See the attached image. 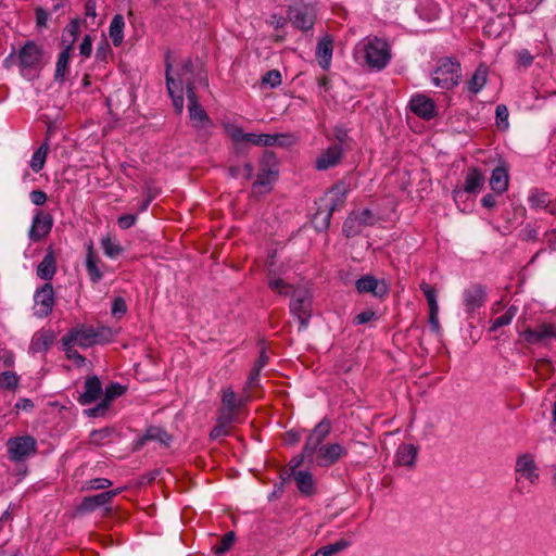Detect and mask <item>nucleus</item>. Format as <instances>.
<instances>
[{"mask_svg":"<svg viewBox=\"0 0 556 556\" xmlns=\"http://www.w3.org/2000/svg\"><path fill=\"white\" fill-rule=\"evenodd\" d=\"M176 75L177 77L175 78L173 75V66L169 61V53H167L165 58L166 87L176 112L181 113L184 110V87H186L187 93L190 90L195 91L193 63L191 59H187L181 63Z\"/></svg>","mask_w":556,"mask_h":556,"instance_id":"f257e3e1","label":"nucleus"},{"mask_svg":"<svg viewBox=\"0 0 556 556\" xmlns=\"http://www.w3.org/2000/svg\"><path fill=\"white\" fill-rule=\"evenodd\" d=\"M516 473V491L519 494L530 492V489L523 483L527 480L530 485H535L540 479L539 468L531 454H521L516 459L515 465Z\"/></svg>","mask_w":556,"mask_h":556,"instance_id":"f03ea898","label":"nucleus"},{"mask_svg":"<svg viewBox=\"0 0 556 556\" xmlns=\"http://www.w3.org/2000/svg\"><path fill=\"white\" fill-rule=\"evenodd\" d=\"M364 58L368 66L382 70L391 58V50L388 42L378 37H369L363 43Z\"/></svg>","mask_w":556,"mask_h":556,"instance_id":"7ed1b4c3","label":"nucleus"},{"mask_svg":"<svg viewBox=\"0 0 556 556\" xmlns=\"http://www.w3.org/2000/svg\"><path fill=\"white\" fill-rule=\"evenodd\" d=\"M313 295L307 288L299 287L293 290L290 301V313L299 320L300 328L308 326L312 317Z\"/></svg>","mask_w":556,"mask_h":556,"instance_id":"20e7f679","label":"nucleus"},{"mask_svg":"<svg viewBox=\"0 0 556 556\" xmlns=\"http://www.w3.org/2000/svg\"><path fill=\"white\" fill-rule=\"evenodd\" d=\"M460 76V64L456 60L444 58L434 70L432 81L437 87L451 89L458 84Z\"/></svg>","mask_w":556,"mask_h":556,"instance_id":"39448f33","label":"nucleus"},{"mask_svg":"<svg viewBox=\"0 0 556 556\" xmlns=\"http://www.w3.org/2000/svg\"><path fill=\"white\" fill-rule=\"evenodd\" d=\"M379 220L378 216L369 208L350 213L343 223L342 231L348 238H353L366 227L374 226Z\"/></svg>","mask_w":556,"mask_h":556,"instance_id":"423d86ee","label":"nucleus"},{"mask_svg":"<svg viewBox=\"0 0 556 556\" xmlns=\"http://www.w3.org/2000/svg\"><path fill=\"white\" fill-rule=\"evenodd\" d=\"M9 458L18 463L36 454L37 441L31 435L10 438L7 442Z\"/></svg>","mask_w":556,"mask_h":556,"instance_id":"0eeeda50","label":"nucleus"},{"mask_svg":"<svg viewBox=\"0 0 556 556\" xmlns=\"http://www.w3.org/2000/svg\"><path fill=\"white\" fill-rule=\"evenodd\" d=\"M43 50L35 41H27L18 51V63L21 72L26 75V72L38 70L43 63Z\"/></svg>","mask_w":556,"mask_h":556,"instance_id":"6e6552de","label":"nucleus"},{"mask_svg":"<svg viewBox=\"0 0 556 556\" xmlns=\"http://www.w3.org/2000/svg\"><path fill=\"white\" fill-rule=\"evenodd\" d=\"M348 455V448L340 443L321 445L314 455L315 464L319 467H330Z\"/></svg>","mask_w":556,"mask_h":556,"instance_id":"1a4fd4ad","label":"nucleus"},{"mask_svg":"<svg viewBox=\"0 0 556 556\" xmlns=\"http://www.w3.org/2000/svg\"><path fill=\"white\" fill-rule=\"evenodd\" d=\"M331 431V422L324 418L318 422L314 429L309 432L305 446L306 455H315L317 450L324 445L323 442L328 438Z\"/></svg>","mask_w":556,"mask_h":556,"instance_id":"9d476101","label":"nucleus"},{"mask_svg":"<svg viewBox=\"0 0 556 556\" xmlns=\"http://www.w3.org/2000/svg\"><path fill=\"white\" fill-rule=\"evenodd\" d=\"M53 226V218L51 214L43 211H38L34 218L29 229L28 236L33 242H38L46 238Z\"/></svg>","mask_w":556,"mask_h":556,"instance_id":"9b49d317","label":"nucleus"},{"mask_svg":"<svg viewBox=\"0 0 556 556\" xmlns=\"http://www.w3.org/2000/svg\"><path fill=\"white\" fill-rule=\"evenodd\" d=\"M94 338H96V334L93 333L92 327L80 326V327L71 329L62 338V342H63V345L75 344V345H79L80 348H89V346L96 344Z\"/></svg>","mask_w":556,"mask_h":556,"instance_id":"f8f14e48","label":"nucleus"},{"mask_svg":"<svg viewBox=\"0 0 556 556\" xmlns=\"http://www.w3.org/2000/svg\"><path fill=\"white\" fill-rule=\"evenodd\" d=\"M355 288L358 293H371L375 298L382 299L388 295V285L379 281L372 275H365L356 280Z\"/></svg>","mask_w":556,"mask_h":556,"instance_id":"ddd939ff","label":"nucleus"},{"mask_svg":"<svg viewBox=\"0 0 556 556\" xmlns=\"http://www.w3.org/2000/svg\"><path fill=\"white\" fill-rule=\"evenodd\" d=\"M36 314L40 317L48 316L54 305V291L50 282L45 283L34 296Z\"/></svg>","mask_w":556,"mask_h":556,"instance_id":"4468645a","label":"nucleus"},{"mask_svg":"<svg viewBox=\"0 0 556 556\" xmlns=\"http://www.w3.org/2000/svg\"><path fill=\"white\" fill-rule=\"evenodd\" d=\"M410 111L422 119L429 121L437 116L434 101L425 94H415L409 101Z\"/></svg>","mask_w":556,"mask_h":556,"instance_id":"2eb2a0df","label":"nucleus"},{"mask_svg":"<svg viewBox=\"0 0 556 556\" xmlns=\"http://www.w3.org/2000/svg\"><path fill=\"white\" fill-rule=\"evenodd\" d=\"M522 337L530 344L545 343L551 339H556V327L553 324L544 323L533 329H525Z\"/></svg>","mask_w":556,"mask_h":556,"instance_id":"dca6fc26","label":"nucleus"},{"mask_svg":"<svg viewBox=\"0 0 556 556\" xmlns=\"http://www.w3.org/2000/svg\"><path fill=\"white\" fill-rule=\"evenodd\" d=\"M119 493L121 489H115L97 495L86 496L77 507V511L80 514L93 511L98 507L109 504Z\"/></svg>","mask_w":556,"mask_h":556,"instance_id":"f3484780","label":"nucleus"},{"mask_svg":"<svg viewBox=\"0 0 556 556\" xmlns=\"http://www.w3.org/2000/svg\"><path fill=\"white\" fill-rule=\"evenodd\" d=\"M289 16L292 24L303 31L312 29L316 20L313 8L306 5L292 8Z\"/></svg>","mask_w":556,"mask_h":556,"instance_id":"a211bd4d","label":"nucleus"},{"mask_svg":"<svg viewBox=\"0 0 556 556\" xmlns=\"http://www.w3.org/2000/svg\"><path fill=\"white\" fill-rule=\"evenodd\" d=\"M486 299L485 288L482 285H472L464 291V305L468 313L481 307Z\"/></svg>","mask_w":556,"mask_h":556,"instance_id":"6ab92c4d","label":"nucleus"},{"mask_svg":"<svg viewBox=\"0 0 556 556\" xmlns=\"http://www.w3.org/2000/svg\"><path fill=\"white\" fill-rule=\"evenodd\" d=\"M343 156L342 147L332 144L325 150L316 160V168L326 170L338 165Z\"/></svg>","mask_w":556,"mask_h":556,"instance_id":"aec40b11","label":"nucleus"},{"mask_svg":"<svg viewBox=\"0 0 556 556\" xmlns=\"http://www.w3.org/2000/svg\"><path fill=\"white\" fill-rule=\"evenodd\" d=\"M187 99L191 121L194 123H199L202 127H204L205 125H211L212 122L205 110L199 103L195 91L190 90L187 94Z\"/></svg>","mask_w":556,"mask_h":556,"instance_id":"412c9836","label":"nucleus"},{"mask_svg":"<svg viewBox=\"0 0 556 556\" xmlns=\"http://www.w3.org/2000/svg\"><path fill=\"white\" fill-rule=\"evenodd\" d=\"M222 404L223 408L219 415H228V417L235 420V415L243 405V402L238 400L233 390L228 387L222 390Z\"/></svg>","mask_w":556,"mask_h":556,"instance_id":"4be33fe9","label":"nucleus"},{"mask_svg":"<svg viewBox=\"0 0 556 556\" xmlns=\"http://www.w3.org/2000/svg\"><path fill=\"white\" fill-rule=\"evenodd\" d=\"M102 393V384L97 376L89 377L85 382V391L79 395L78 402L81 405H89L96 402Z\"/></svg>","mask_w":556,"mask_h":556,"instance_id":"5701e85b","label":"nucleus"},{"mask_svg":"<svg viewBox=\"0 0 556 556\" xmlns=\"http://www.w3.org/2000/svg\"><path fill=\"white\" fill-rule=\"evenodd\" d=\"M276 157L273 152H265L263 155L262 163L264 167L257 174L256 180L253 184V188L266 187L270 184V178L277 174L276 170L269 168L270 164L275 165Z\"/></svg>","mask_w":556,"mask_h":556,"instance_id":"b1692460","label":"nucleus"},{"mask_svg":"<svg viewBox=\"0 0 556 556\" xmlns=\"http://www.w3.org/2000/svg\"><path fill=\"white\" fill-rule=\"evenodd\" d=\"M333 52V39L331 36L326 35L317 43L316 56L318 63L324 70H328L331 63Z\"/></svg>","mask_w":556,"mask_h":556,"instance_id":"393cba45","label":"nucleus"},{"mask_svg":"<svg viewBox=\"0 0 556 556\" xmlns=\"http://www.w3.org/2000/svg\"><path fill=\"white\" fill-rule=\"evenodd\" d=\"M290 135H256V134H247V142L260 146V147H271L275 144L283 146L287 139H290Z\"/></svg>","mask_w":556,"mask_h":556,"instance_id":"a878e982","label":"nucleus"},{"mask_svg":"<svg viewBox=\"0 0 556 556\" xmlns=\"http://www.w3.org/2000/svg\"><path fill=\"white\" fill-rule=\"evenodd\" d=\"M509 176L508 168L505 165H498L492 170V175L490 178V187L491 189L497 193L502 194L508 188Z\"/></svg>","mask_w":556,"mask_h":556,"instance_id":"bb28decb","label":"nucleus"},{"mask_svg":"<svg viewBox=\"0 0 556 556\" xmlns=\"http://www.w3.org/2000/svg\"><path fill=\"white\" fill-rule=\"evenodd\" d=\"M290 477L293 478L301 494L311 496L316 492L315 481L312 472L307 470L294 471Z\"/></svg>","mask_w":556,"mask_h":556,"instance_id":"cd10ccee","label":"nucleus"},{"mask_svg":"<svg viewBox=\"0 0 556 556\" xmlns=\"http://www.w3.org/2000/svg\"><path fill=\"white\" fill-rule=\"evenodd\" d=\"M484 181L485 178L482 172L477 167H471L468 169L465 178L464 191L467 193H477L483 188Z\"/></svg>","mask_w":556,"mask_h":556,"instance_id":"c85d7f7f","label":"nucleus"},{"mask_svg":"<svg viewBox=\"0 0 556 556\" xmlns=\"http://www.w3.org/2000/svg\"><path fill=\"white\" fill-rule=\"evenodd\" d=\"M418 454V448L414 444H402L399 446L395 455V464L399 466L413 467Z\"/></svg>","mask_w":556,"mask_h":556,"instance_id":"c756f323","label":"nucleus"},{"mask_svg":"<svg viewBox=\"0 0 556 556\" xmlns=\"http://www.w3.org/2000/svg\"><path fill=\"white\" fill-rule=\"evenodd\" d=\"M148 441H157L166 445L170 441V435L160 427H150L147 429L146 433L137 441L136 448H140Z\"/></svg>","mask_w":556,"mask_h":556,"instance_id":"7c9ffc66","label":"nucleus"},{"mask_svg":"<svg viewBox=\"0 0 556 556\" xmlns=\"http://www.w3.org/2000/svg\"><path fill=\"white\" fill-rule=\"evenodd\" d=\"M56 271L55 258L52 252L47 253L37 267V275L43 280H51Z\"/></svg>","mask_w":556,"mask_h":556,"instance_id":"2f4dec72","label":"nucleus"},{"mask_svg":"<svg viewBox=\"0 0 556 556\" xmlns=\"http://www.w3.org/2000/svg\"><path fill=\"white\" fill-rule=\"evenodd\" d=\"M488 67L483 64L479 65L471 78L468 80V89L477 94L486 84Z\"/></svg>","mask_w":556,"mask_h":556,"instance_id":"473e14b6","label":"nucleus"},{"mask_svg":"<svg viewBox=\"0 0 556 556\" xmlns=\"http://www.w3.org/2000/svg\"><path fill=\"white\" fill-rule=\"evenodd\" d=\"M124 27L125 22L124 17L121 14L114 15L110 28H109V35L112 39V42L115 47H118L122 45L124 39Z\"/></svg>","mask_w":556,"mask_h":556,"instance_id":"72a5a7b5","label":"nucleus"},{"mask_svg":"<svg viewBox=\"0 0 556 556\" xmlns=\"http://www.w3.org/2000/svg\"><path fill=\"white\" fill-rule=\"evenodd\" d=\"M72 50L73 48L71 45H67L65 49L59 54L54 73V79L56 81H63L65 79Z\"/></svg>","mask_w":556,"mask_h":556,"instance_id":"f704fd0d","label":"nucleus"},{"mask_svg":"<svg viewBox=\"0 0 556 556\" xmlns=\"http://www.w3.org/2000/svg\"><path fill=\"white\" fill-rule=\"evenodd\" d=\"M115 430L111 427L93 430L89 435V443L96 446H102L112 442Z\"/></svg>","mask_w":556,"mask_h":556,"instance_id":"c9c22d12","label":"nucleus"},{"mask_svg":"<svg viewBox=\"0 0 556 556\" xmlns=\"http://www.w3.org/2000/svg\"><path fill=\"white\" fill-rule=\"evenodd\" d=\"M235 420L228 417V415H219L217 418L216 426L211 430L210 438L212 440H216L220 437H225L229 434V426Z\"/></svg>","mask_w":556,"mask_h":556,"instance_id":"e433bc0d","label":"nucleus"},{"mask_svg":"<svg viewBox=\"0 0 556 556\" xmlns=\"http://www.w3.org/2000/svg\"><path fill=\"white\" fill-rule=\"evenodd\" d=\"M86 268L90 280L92 282H99L102 279V273L97 265V257L92 251V247H89L87 257H86Z\"/></svg>","mask_w":556,"mask_h":556,"instance_id":"4c0bfd02","label":"nucleus"},{"mask_svg":"<svg viewBox=\"0 0 556 556\" xmlns=\"http://www.w3.org/2000/svg\"><path fill=\"white\" fill-rule=\"evenodd\" d=\"M49 151V144L45 141L33 154L30 161V168L35 173H39L46 163V157Z\"/></svg>","mask_w":556,"mask_h":556,"instance_id":"58836bf2","label":"nucleus"},{"mask_svg":"<svg viewBox=\"0 0 556 556\" xmlns=\"http://www.w3.org/2000/svg\"><path fill=\"white\" fill-rule=\"evenodd\" d=\"M349 546L346 540H339L332 544L318 548L312 556H333Z\"/></svg>","mask_w":556,"mask_h":556,"instance_id":"ea45409f","label":"nucleus"},{"mask_svg":"<svg viewBox=\"0 0 556 556\" xmlns=\"http://www.w3.org/2000/svg\"><path fill=\"white\" fill-rule=\"evenodd\" d=\"M529 202L533 208H548L552 200L547 192L535 190L529 197Z\"/></svg>","mask_w":556,"mask_h":556,"instance_id":"a19ab883","label":"nucleus"},{"mask_svg":"<svg viewBox=\"0 0 556 556\" xmlns=\"http://www.w3.org/2000/svg\"><path fill=\"white\" fill-rule=\"evenodd\" d=\"M517 312H518L517 306L511 305L510 307H508V309L506 311L505 314L495 318L492 321L490 331H496L500 327L509 325L511 323L513 318L516 316Z\"/></svg>","mask_w":556,"mask_h":556,"instance_id":"79ce46f5","label":"nucleus"},{"mask_svg":"<svg viewBox=\"0 0 556 556\" xmlns=\"http://www.w3.org/2000/svg\"><path fill=\"white\" fill-rule=\"evenodd\" d=\"M79 31H80L79 21L78 20L71 21L64 29L63 41L67 42V45H71V47L73 48V45H74L75 40L77 39Z\"/></svg>","mask_w":556,"mask_h":556,"instance_id":"37998d69","label":"nucleus"},{"mask_svg":"<svg viewBox=\"0 0 556 556\" xmlns=\"http://www.w3.org/2000/svg\"><path fill=\"white\" fill-rule=\"evenodd\" d=\"M101 244H102L104 253L109 257H112V258L117 257L123 252L122 245L118 242H116L115 240L111 239L110 237L102 239Z\"/></svg>","mask_w":556,"mask_h":556,"instance_id":"c03bdc74","label":"nucleus"},{"mask_svg":"<svg viewBox=\"0 0 556 556\" xmlns=\"http://www.w3.org/2000/svg\"><path fill=\"white\" fill-rule=\"evenodd\" d=\"M236 541V534L232 531L227 532L223 535L217 545L213 547L216 554H224L228 552Z\"/></svg>","mask_w":556,"mask_h":556,"instance_id":"a18cd8bd","label":"nucleus"},{"mask_svg":"<svg viewBox=\"0 0 556 556\" xmlns=\"http://www.w3.org/2000/svg\"><path fill=\"white\" fill-rule=\"evenodd\" d=\"M419 288L427 299L429 309L439 308L438 301H437V289L434 287H432L431 285L427 283L426 281H422L419 285Z\"/></svg>","mask_w":556,"mask_h":556,"instance_id":"49530a36","label":"nucleus"},{"mask_svg":"<svg viewBox=\"0 0 556 556\" xmlns=\"http://www.w3.org/2000/svg\"><path fill=\"white\" fill-rule=\"evenodd\" d=\"M268 286L269 288L277 292L278 294L280 295H290L292 294L293 290L295 288H293L291 285H289L288 282H286L283 279H273L268 282Z\"/></svg>","mask_w":556,"mask_h":556,"instance_id":"de8ad7c7","label":"nucleus"},{"mask_svg":"<svg viewBox=\"0 0 556 556\" xmlns=\"http://www.w3.org/2000/svg\"><path fill=\"white\" fill-rule=\"evenodd\" d=\"M307 460L309 464L315 463L314 455H306L305 446H303L302 453L290 460L289 476L293 475L294 471H299L298 468Z\"/></svg>","mask_w":556,"mask_h":556,"instance_id":"09e8293b","label":"nucleus"},{"mask_svg":"<svg viewBox=\"0 0 556 556\" xmlns=\"http://www.w3.org/2000/svg\"><path fill=\"white\" fill-rule=\"evenodd\" d=\"M124 392L125 387L117 382H112L110 386L105 388L103 402H105L109 405L111 401L121 396Z\"/></svg>","mask_w":556,"mask_h":556,"instance_id":"8fccbe9b","label":"nucleus"},{"mask_svg":"<svg viewBox=\"0 0 556 556\" xmlns=\"http://www.w3.org/2000/svg\"><path fill=\"white\" fill-rule=\"evenodd\" d=\"M18 378L13 371L0 374V387L5 390H13L17 387Z\"/></svg>","mask_w":556,"mask_h":556,"instance_id":"3c124183","label":"nucleus"},{"mask_svg":"<svg viewBox=\"0 0 556 556\" xmlns=\"http://www.w3.org/2000/svg\"><path fill=\"white\" fill-rule=\"evenodd\" d=\"M93 333L96 334L94 342L97 343H108L110 342L113 337L115 336V332L105 326L98 327L97 329L93 328Z\"/></svg>","mask_w":556,"mask_h":556,"instance_id":"603ef678","label":"nucleus"},{"mask_svg":"<svg viewBox=\"0 0 556 556\" xmlns=\"http://www.w3.org/2000/svg\"><path fill=\"white\" fill-rule=\"evenodd\" d=\"M508 109L505 104H498L495 109L496 125L501 129L508 128Z\"/></svg>","mask_w":556,"mask_h":556,"instance_id":"864d4df0","label":"nucleus"},{"mask_svg":"<svg viewBox=\"0 0 556 556\" xmlns=\"http://www.w3.org/2000/svg\"><path fill=\"white\" fill-rule=\"evenodd\" d=\"M262 83L266 84V85H269L273 88L281 85V74H280V72L278 70L268 71L262 77Z\"/></svg>","mask_w":556,"mask_h":556,"instance_id":"5fc2aeb1","label":"nucleus"},{"mask_svg":"<svg viewBox=\"0 0 556 556\" xmlns=\"http://www.w3.org/2000/svg\"><path fill=\"white\" fill-rule=\"evenodd\" d=\"M74 346H75V344L64 345L66 357L71 361H73L77 366L81 367L85 365L86 358L81 354H79L76 350H74L73 349Z\"/></svg>","mask_w":556,"mask_h":556,"instance_id":"6e6d98bb","label":"nucleus"},{"mask_svg":"<svg viewBox=\"0 0 556 556\" xmlns=\"http://www.w3.org/2000/svg\"><path fill=\"white\" fill-rule=\"evenodd\" d=\"M111 311L113 316L122 317L127 312V305L125 300L121 296L115 298Z\"/></svg>","mask_w":556,"mask_h":556,"instance_id":"4d7b16f0","label":"nucleus"},{"mask_svg":"<svg viewBox=\"0 0 556 556\" xmlns=\"http://www.w3.org/2000/svg\"><path fill=\"white\" fill-rule=\"evenodd\" d=\"M137 222L136 214H124L117 218V225L121 229H129Z\"/></svg>","mask_w":556,"mask_h":556,"instance_id":"13d9d810","label":"nucleus"},{"mask_svg":"<svg viewBox=\"0 0 556 556\" xmlns=\"http://www.w3.org/2000/svg\"><path fill=\"white\" fill-rule=\"evenodd\" d=\"M90 490H103L112 485V481L105 478L91 479L87 482Z\"/></svg>","mask_w":556,"mask_h":556,"instance_id":"bf43d9fd","label":"nucleus"},{"mask_svg":"<svg viewBox=\"0 0 556 556\" xmlns=\"http://www.w3.org/2000/svg\"><path fill=\"white\" fill-rule=\"evenodd\" d=\"M376 318H377L376 313L371 309H367V311H364V312L357 314L354 317L353 321L356 325H363V324H367Z\"/></svg>","mask_w":556,"mask_h":556,"instance_id":"052dcab7","label":"nucleus"},{"mask_svg":"<svg viewBox=\"0 0 556 556\" xmlns=\"http://www.w3.org/2000/svg\"><path fill=\"white\" fill-rule=\"evenodd\" d=\"M333 135L340 143L339 146L348 144L350 137L348 129L344 126H336L333 129Z\"/></svg>","mask_w":556,"mask_h":556,"instance_id":"680f3d73","label":"nucleus"},{"mask_svg":"<svg viewBox=\"0 0 556 556\" xmlns=\"http://www.w3.org/2000/svg\"><path fill=\"white\" fill-rule=\"evenodd\" d=\"M519 237L523 241H533L534 242L539 239V233L535 228L526 227L520 231Z\"/></svg>","mask_w":556,"mask_h":556,"instance_id":"e2e57ef3","label":"nucleus"},{"mask_svg":"<svg viewBox=\"0 0 556 556\" xmlns=\"http://www.w3.org/2000/svg\"><path fill=\"white\" fill-rule=\"evenodd\" d=\"M92 50V40L89 35H86L83 39V42L79 46V52L85 58H89Z\"/></svg>","mask_w":556,"mask_h":556,"instance_id":"0e129e2a","label":"nucleus"},{"mask_svg":"<svg viewBox=\"0 0 556 556\" xmlns=\"http://www.w3.org/2000/svg\"><path fill=\"white\" fill-rule=\"evenodd\" d=\"M438 314H439V308L429 309V325H430L432 331H434L437 333L440 331V328H441Z\"/></svg>","mask_w":556,"mask_h":556,"instance_id":"69168bd1","label":"nucleus"},{"mask_svg":"<svg viewBox=\"0 0 556 556\" xmlns=\"http://www.w3.org/2000/svg\"><path fill=\"white\" fill-rule=\"evenodd\" d=\"M30 200L36 205H43L47 202V194L41 190H33L30 192Z\"/></svg>","mask_w":556,"mask_h":556,"instance_id":"338daca9","label":"nucleus"},{"mask_svg":"<svg viewBox=\"0 0 556 556\" xmlns=\"http://www.w3.org/2000/svg\"><path fill=\"white\" fill-rule=\"evenodd\" d=\"M229 135H230L232 141H235L236 143L247 142V134H244L243 130L239 127H233L230 130Z\"/></svg>","mask_w":556,"mask_h":556,"instance_id":"774afa93","label":"nucleus"}]
</instances>
